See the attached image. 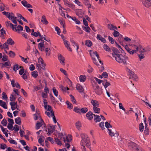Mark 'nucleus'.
Listing matches in <instances>:
<instances>
[{
    "label": "nucleus",
    "mask_w": 151,
    "mask_h": 151,
    "mask_svg": "<svg viewBox=\"0 0 151 151\" xmlns=\"http://www.w3.org/2000/svg\"><path fill=\"white\" fill-rule=\"evenodd\" d=\"M115 58L116 62L119 63L123 64L124 65L127 64V60H128V57L125 55H123L120 54Z\"/></svg>",
    "instance_id": "obj_1"
},
{
    "label": "nucleus",
    "mask_w": 151,
    "mask_h": 151,
    "mask_svg": "<svg viewBox=\"0 0 151 151\" xmlns=\"http://www.w3.org/2000/svg\"><path fill=\"white\" fill-rule=\"evenodd\" d=\"M92 85L94 91L96 94L100 95L102 93V89H100L99 86L96 82H94L92 83Z\"/></svg>",
    "instance_id": "obj_2"
},
{
    "label": "nucleus",
    "mask_w": 151,
    "mask_h": 151,
    "mask_svg": "<svg viewBox=\"0 0 151 151\" xmlns=\"http://www.w3.org/2000/svg\"><path fill=\"white\" fill-rule=\"evenodd\" d=\"M129 148L132 151H136L139 147V146L136 143L130 142L128 143Z\"/></svg>",
    "instance_id": "obj_3"
},
{
    "label": "nucleus",
    "mask_w": 151,
    "mask_h": 151,
    "mask_svg": "<svg viewBox=\"0 0 151 151\" xmlns=\"http://www.w3.org/2000/svg\"><path fill=\"white\" fill-rule=\"evenodd\" d=\"M112 51V52L111 53L113 57L115 58L118 55H119L120 52L116 48L114 47H111V51Z\"/></svg>",
    "instance_id": "obj_4"
},
{
    "label": "nucleus",
    "mask_w": 151,
    "mask_h": 151,
    "mask_svg": "<svg viewBox=\"0 0 151 151\" xmlns=\"http://www.w3.org/2000/svg\"><path fill=\"white\" fill-rule=\"evenodd\" d=\"M56 125L53 126L49 124L48 126V135H50L52 133L55 129V126Z\"/></svg>",
    "instance_id": "obj_5"
},
{
    "label": "nucleus",
    "mask_w": 151,
    "mask_h": 151,
    "mask_svg": "<svg viewBox=\"0 0 151 151\" xmlns=\"http://www.w3.org/2000/svg\"><path fill=\"white\" fill-rule=\"evenodd\" d=\"M131 46L133 47L135 50H134V51H136V53L138 51H139V50L142 49V46L140 44H138L137 45H134L131 44Z\"/></svg>",
    "instance_id": "obj_6"
},
{
    "label": "nucleus",
    "mask_w": 151,
    "mask_h": 151,
    "mask_svg": "<svg viewBox=\"0 0 151 151\" xmlns=\"http://www.w3.org/2000/svg\"><path fill=\"white\" fill-rule=\"evenodd\" d=\"M142 4L146 7L151 6V0H142Z\"/></svg>",
    "instance_id": "obj_7"
},
{
    "label": "nucleus",
    "mask_w": 151,
    "mask_h": 151,
    "mask_svg": "<svg viewBox=\"0 0 151 151\" xmlns=\"http://www.w3.org/2000/svg\"><path fill=\"white\" fill-rule=\"evenodd\" d=\"M58 58L61 64L62 65H64L65 63V58L60 54H58Z\"/></svg>",
    "instance_id": "obj_8"
},
{
    "label": "nucleus",
    "mask_w": 151,
    "mask_h": 151,
    "mask_svg": "<svg viewBox=\"0 0 151 151\" xmlns=\"http://www.w3.org/2000/svg\"><path fill=\"white\" fill-rule=\"evenodd\" d=\"M151 49L150 47L149 46H147L145 48H142L141 49L139 50V52L140 53H145L149 52L150 50Z\"/></svg>",
    "instance_id": "obj_9"
},
{
    "label": "nucleus",
    "mask_w": 151,
    "mask_h": 151,
    "mask_svg": "<svg viewBox=\"0 0 151 151\" xmlns=\"http://www.w3.org/2000/svg\"><path fill=\"white\" fill-rule=\"evenodd\" d=\"M93 114L92 112L89 111L86 114V116L88 120H91L93 118Z\"/></svg>",
    "instance_id": "obj_10"
},
{
    "label": "nucleus",
    "mask_w": 151,
    "mask_h": 151,
    "mask_svg": "<svg viewBox=\"0 0 151 151\" xmlns=\"http://www.w3.org/2000/svg\"><path fill=\"white\" fill-rule=\"evenodd\" d=\"M91 103L93 106V107H98L99 106V104L98 102L96 100L92 99Z\"/></svg>",
    "instance_id": "obj_11"
},
{
    "label": "nucleus",
    "mask_w": 151,
    "mask_h": 151,
    "mask_svg": "<svg viewBox=\"0 0 151 151\" xmlns=\"http://www.w3.org/2000/svg\"><path fill=\"white\" fill-rule=\"evenodd\" d=\"M76 88L80 93L83 92L84 90L82 86L80 84H77Z\"/></svg>",
    "instance_id": "obj_12"
},
{
    "label": "nucleus",
    "mask_w": 151,
    "mask_h": 151,
    "mask_svg": "<svg viewBox=\"0 0 151 151\" xmlns=\"http://www.w3.org/2000/svg\"><path fill=\"white\" fill-rule=\"evenodd\" d=\"M132 75H129V78L132 79L135 81H137L138 77H137V75L135 74L133 72L132 73Z\"/></svg>",
    "instance_id": "obj_13"
},
{
    "label": "nucleus",
    "mask_w": 151,
    "mask_h": 151,
    "mask_svg": "<svg viewBox=\"0 0 151 151\" xmlns=\"http://www.w3.org/2000/svg\"><path fill=\"white\" fill-rule=\"evenodd\" d=\"M64 43L65 47L67 48L68 50L69 51L71 52L72 51V50L71 48L69 46L70 44L68 43V42L67 40H64Z\"/></svg>",
    "instance_id": "obj_14"
},
{
    "label": "nucleus",
    "mask_w": 151,
    "mask_h": 151,
    "mask_svg": "<svg viewBox=\"0 0 151 151\" xmlns=\"http://www.w3.org/2000/svg\"><path fill=\"white\" fill-rule=\"evenodd\" d=\"M108 130L109 131V135L111 137L114 136L115 133L114 132H112V130L111 129H108ZM116 133L115 134L117 136H118L119 135V134L116 131H115Z\"/></svg>",
    "instance_id": "obj_15"
},
{
    "label": "nucleus",
    "mask_w": 151,
    "mask_h": 151,
    "mask_svg": "<svg viewBox=\"0 0 151 151\" xmlns=\"http://www.w3.org/2000/svg\"><path fill=\"white\" fill-rule=\"evenodd\" d=\"M103 48L106 51H108L110 53L111 52V48H110L106 44H104L103 46Z\"/></svg>",
    "instance_id": "obj_16"
},
{
    "label": "nucleus",
    "mask_w": 151,
    "mask_h": 151,
    "mask_svg": "<svg viewBox=\"0 0 151 151\" xmlns=\"http://www.w3.org/2000/svg\"><path fill=\"white\" fill-rule=\"evenodd\" d=\"M72 136L70 135H68V136L66 137V140H65V138H63V141L64 142H65L66 141L68 142H70L72 140Z\"/></svg>",
    "instance_id": "obj_17"
},
{
    "label": "nucleus",
    "mask_w": 151,
    "mask_h": 151,
    "mask_svg": "<svg viewBox=\"0 0 151 151\" xmlns=\"http://www.w3.org/2000/svg\"><path fill=\"white\" fill-rule=\"evenodd\" d=\"M94 120L96 122H99L101 121V119L99 116L93 114Z\"/></svg>",
    "instance_id": "obj_18"
},
{
    "label": "nucleus",
    "mask_w": 151,
    "mask_h": 151,
    "mask_svg": "<svg viewBox=\"0 0 151 151\" xmlns=\"http://www.w3.org/2000/svg\"><path fill=\"white\" fill-rule=\"evenodd\" d=\"M102 84L104 85L106 89L109 86L111 85L110 83L108 82L105 79L104 81V82L102 83Z\"/></svg>",
    "instance_id": "obj_19"
},
{
    "label": "nucleus",
    "mask_w": 151,
    "mask_h": 151,
    "mask_svg": "<svg viewBox=\"0 0 151 151\" xmlns=\"http://www.w3.org/2000/svg\"><path fill=\"white\" fill-rule=\"evenodd\" d=\"M41 22H42L43 24L46 25L48 23V22L46 20L45 16V15H43L42 16Z\"/></svg>",
    "instance_id": "obj_20"
},
{
    "label": "nucleus",
    "mask_w": 151,
    "mask_h": 151,
    "mask_svg": "<svg viewBox=\"0 0 151 151\" xmlns=\"http://www.w3.org/2000/svg\"><path fill=\"white\" fill-rule=\"evenodd\" d=\"M0 106L6 109L7 108L6 103L2 100H0Z\"/></svg>",
    "instance_id": "obj_21"
},
{
    "label": "nucleus",
    "mask_w": 151,
    "mask_h": 151,
    "mask_svg": "<svg viewBox=\"0 0 151 151\" xmlns=\"http://www.w3.org/2000/svg\"><path fill=\"white\" fill-rule=\"evenodd\" d=\"M90 141V139L88 137L87 138H84V139H82L81 142V146H83L84 143L88 141Z\"/></svg>",
    "instance_id": "obj_22"
},
{
    "label": "nucleus",
    "mask_w": 151,
    "mask_h": 151,
    "mask_svg": "<svg viewBox=\"0 0 151 151\" xmlns=\"http://www.w3.org/2000/svg\"><path fill=\"white\" fill-rule=\"evenodd\" d=\"M7 43L11 45H13L14 44V41L11 38H8L7 41Z\"/></svg>",
    "instance_id": "obj_23"
},
{
    "label": "nucleus",
    "mask_w": 151,
    "mask_h": 151,
    "mask_svg": "<svg viewBox=\"0 0 151 151\" xmlns=\"http://www.w3.org/2000/svg\"><path fill=\"white\" fill-rule=\"evenodd\" d=\"M85 45L87 47H90L92 45L91 41L89 40H86L85 42Z\"/></svg>",
    "instance_id": "obj_24"
},
{
    "label": "nucleus",
    "mask_w": 151,
    "mask_h": 151,
    "mask_svg": "<svg viewBox=\"0 0 151 151\" xmlns=\"http://www.w3.org/2000/svg\"><path fill=\"white\" fill-rule=\"evenodd\" d=\"M15 123L19 125H20L21 124V119L20 117H18L15 119Z\"/></svg>",
    "instance_id": "obj_25"
},
{
    "label": "nucleus",
    "mask_w": 151,
    "mask_h": 151,
    "mask_svg": "<svg viewBox=\"0 0 151 151\" xmlns=\"http://www.w3.org/2000/svg\"><path fill=\"white\" fill-rule=\"evenodd\" d=\"M0 127L1 129V130L4 133V134L6 136V137H8V134L7 132L6 131V129L4 128L1 125H0Z\"/></svg>",
    "instance_id": "obj_26"
},
{
    "label": "nucleus",
    "mask_w": 151,
    "mask_h": 151,
    "mask_svg": "<svg viewBox=\"0 0 151 151\" xmlns=\"http://www.w3.org/2000/svg\"><path fill=\"white\" fill-rule=\"evenodd\" d=\"M86 77L85 75H81L79 77V80L81 82H83L86 80Z\"/></svg>",
    "instance_id": "obj_27"
},
{
    "label": "nucleus",
    "mask_w": 151,
    "mask_h": 151,
    "mask_svg": "<svg viewBox=\"0 0 151 151\" xmlns=\"http://www.w3.org/2000/svg\"><path fill=\"white\" fill-rule=\"evenodd\" d=\"M29 75V73L26 71L24 73L23 75L22 76V78L24 80H25L27 78V76Z\"/></svg>",
    "instance_id": "obj_28"
},
{
    "label": "nucleus",
    "mask_w": 151,
    "mask_h": 151,
    "mask_svg": "<svg viewBox=\"0 0 151 151\" xmlns=\"http://www.w3.org/2000/svg\"><path fill=\"white\" fill-rule=\"evenodd\" d=\"M139 130L141 132H142L144 130V126L142 123H140L139 124Z\"/></svg>",
    "instance_id": "obj_29"
},
{
    "label": "nucleus",
    "mask_w": 151,
    "mask_h": 151,
    "mask_svg": "<svg viewBox=\"0 0 151 151\" xmlns=\"http://www.w3.org/2000/svg\"><path fill=\"white\" fill-rule=\"evenodd\" d=\"M88 111V109L86 107L82 108L80 109V111L81 113L83 114H85Z\"/></svg>",
    "instance_id": "obj_30"
},
{
    "label": "nucleus",
    "mask_w": 151,
    "mask_h": 151,
    "mask_svg": "<svg viewBox=\"0 0 151 151\" xmlns=\"http://www.w3.org/2000/svg\"><path fill=\"white\" fill-rule=\"evenodd\" d=\"M66 104L68 106V108L70 109H71L73 108V106L72 104L70 103L68 101H66Z\"/></svg>",
    "instance_id": "obj_31"
},
{
    "label": "nucleus",
    "mask_w": 151,
    "mask_h": 151,
    "mask_svg": "<svg viewBox=\"0 0 151 151\" xmlns=\"http://www.w3.org/2000/svg\"><path fill=\"white\" fill-rule=\"evenodd\" d=\"M87 27H86L84 26H82V27L83 30H85L86 32H90V30H91L90 28L88 26Z\"/></svg>",
    "instance_id": "obj_32"
},
{
    "label": "nucleus",
    "mask_w": 151,
    "mask_h": 151,
    "mask_svg": "<svg viewBox=\"0 0 151 151\" xmlns=\"http://www.w3.org/2000/svg\"><path fill=\"white\" fill-rule=\"evenodd\" d=\"M76 14L80 17H81L83 13L81 10L78 9V10L76 12Z\"/></svg>",
    "instance_id": "obj_33"
},
{
    "label": "nucleus",
    "mask_w": 151,
    "mask_h": 151,
    "mask_svg": "<svg viewBox=\"0 0 151 151\" xmlns=\"http://www.w3.org/2000/svg\"><path fill=\"white\" fill-rule=\"evenodd\" d=\"M17 16L18 17L20 18V19H22L24 22L27 23L28 22L27 20L23 17L20 14H17Z\"/></svg>",
    "instance_id": "obj_34"
},
{
    "label": "nucleus",
    "mask_w": 151,
    "mask_h": 151,
    "mask_svg": "<svg viewBox=\"0 0 151 151\" xmlns=\"http://www.w3.org/2000/svg\"><path fill=\"white\" fill-rule=\"evenodd\" d=\"M10 104L11 106H16V109L20 111V110L18 108H17V106H18V105L17 104V102L15 101L11 102L10 103Z\"/></svg>",
    "instance_id": "obj_35"
},
{
    "label": "nucleus",
    "mask_w": 151,
    "mask_h": 151,
    "mask_svg": "<svg viewBox=\"0 0 151 151\" xmlns=\"http://www.w3.org/2000/svg\"><path fill=\"white\" fill-rule=\"evenodd\" d=\"M17 31L18 33H19L20 31H22L23 29V27L20 25H18L16 27Z\"/></svg>",
    "instance_id": "obj_36"
},
{
    "label": "nucleus",
    "mask_w": 151,
    "mask_h": 151,
    "mask_svg": "<svg viewBox=\"0 0 151 151\" xmlns=\"http://www.w3.org/2000/svg\"><path fill=\"white\" fill-rule=\"evenodd\" d=\"M9 56L12 58H14L15 56V54L14 52L12 51H10L9 53Z\"/></svg>",
    "instance_id": "obj_37"
},
{
    "label": "nucleus",
    "mask_w": 151,
    "mask_h": 151,
    "mask_svg": "<svg viewBox=\"0 0 151 151\" xmlns=\"http://www.w3.org/2000/svg\"><path fill=\"white\" fill-rule=\"evenodd\" d=\"M98 107H95L93 108V110L94 112L96 113L99 114L100 113V109L99 108H98Z\"/></svg>",
    "instance_id": "obj_38"
},
{
    "label": "nucleus",
    "mask_w": 151,
    "mask_h": 151,
    "mask_svg": "<svg viewBox=\"0 0 151 151\" xmlns=\"http://www.w3.org/2000/svg\"><path fill=\"white\" fill-rule=\"evenodd\" d=\"M31 75L32 77L36 78L38 76L37 72V71H33L31 73Z\"/></svg>",
    "instance_id": "obj_39"
},
{
    "label": "nucleus",
    "mask_w": 151,
    "mask_h": 151,
    "mask_svg": "<svg viewBox=\"0 0 151 151\" xmlns=\"http://www.w3.org/2000/svg\"><path fill=\"white\" fill-rule=\"evenodd\" d=\"M10 63L9 61L6 62L4 63H2L1 67L3 68L6 66H10Z\"/></svg>",
    "instance_id": "obj_40"
},
{
    "label": "nucleus",
    "mask_w": 151,
    "mask_h": 151,
    "mask_svg": "<svg viewBox=\"0 0 151 151\" xmlns=\"http://www.w3.org/2000/svg\"><path fill=\"white\" fill-rule=\"evenodd\" d=\"M127 51L130 55H133L134 53H136V51H134V50L130 48Z\"/></svg>",
    "instance_id": "obj_41"
},
{
    "label": "nucleus",
    "mask_w": 151,
    "mask_h": 151,
    "mask_svg": "<svg viewBox=\"0 0 151 151\" xmlns=\"http://www.w3.org/2000/svg\"><path fill=\"white\" fill-rule=\"evenodd\" d=\"M72 19L73 20L75 21V22L77 24H79L81 23L75 17H73V18H72Z\"/></svg>",
    "instance_id": "obj_42"
},
{
    "label": "nucleus",
    "mask_w": 151,
    "mask_h": 151,
    "mask_svg": "<svg viewBox=\"0 0 151 151\" xmlns=\"http://www.w3.org/2000/svg\"><path fill=\"white\" fill-rule=\"evenodd\" d=\"M138 56L140 60H141L142 59L144 58L145 57L144 54L142 53L138 54Z\"/></svg>",
    "instance_id": "obj_43"
},
{
    "label": "nucleus",
    "mask_w": 151,
    "mask_h": 151,
    "mask_svg": "<svg viewBox=\"0 0 151 151\" xmlns=\"http://www.w3.org/2000/svg\"><path fill=\"white\" fill-rule=\"evenodd\" d=\"M16 100V97L14 96V93H13L11 94L10 97V100L11 101H13Z\"/></svg>",
    "instance_id": "obj_44"
},
{
    "label": "nucleus",
    "mask_w": 151,
    "mask_h": 151,
    "mask_svg": "<svg viewBox=\"0 0 151 151\" xmlns=\"http://www.w3.org/2000/svg\"><path fill=\"white\" fill-rule=\"evenodd\" d=\"M113 35L114 37H116L119 36L120 35V33L116 31L115 30H114V32L113 33Z\"/></svg>",
    "instance_id": "obj_45"
},
{
    "label": "nucleus",
    "mask_w": 151,
    "mask_h": 151,
    "mask_svg": "<svg viewBox=\"0 0 151 151\" xmlns=\"http://www.w3.org/2000/svg\"><path fill=\"white\" fill-rule=\"evenodd\" d=\"M73 111L76 113H78L79 114H81L80 111V109L77 107H76L74 108Z\"/></svg>",
    "instance_id": "obj_46"
},
{
    "label": "nucleus",
    "mask_w": 151,
    "mask_h": 151,
    "mask_svg": "<svg viewBox=\"0 0 151 151\" xmlns=\"http://www.w3.org/2000/svg\"><path fill=\"white\" fill-rule=\"evenodd\" d=\"M70 41L72 44H74L75 45L76 47V50H78V49H79L78 45V44L76 43L75 41L72 39H70Z\"/></svg>",
    "instance_id": "obj_47"
},
{
    "label": "nucleus",
    "mask_w": 151,
    "mask_h": 151,
    "mask_svg": "<svg viewBox=\"0 0 151 151\" xmlns=\"http://www.w3.org/2000/svg\"><path fill=\"white\" fill-rule=\"evenodd\" d=\"M89 51H90V55L92 57V60H93V62L95 64L97 65V63H96V59H95V58H94L92 57L93 55L92 54V53H91V52H92V50H90Z\"/></svg>",
    "instance_id": "obj_48"
},
{
    "label": "nucleus",
    "mask_w": 151,
    "mask_h": 151,
    "mask_svg": "<svg viewBox=\"0 0 151 151\" xmlns=\"http://www.w3.org/2000/svg\"><path fill=\"white\" fill-rule=\"evenodd\" d=\"M52 91L53 93L54 94L55 96H57L58 95V92L56 90L55 87L53 88Z\"/></svg>",
    "instance_id": "obj_49"
},
{
    "label": "nucleus",
    "mask_w": 151,
    "mask_h": 151,
    "mask_svg": "<svg viewBox=\"0 0 151 151\" xmlns=\"http://www.w3.org/2000/svg\"><path fill=\"white\" fill-rule=\"evenodd\" d=\"M13 70L16 72L17 70L19 69L18 65L17 64L15 63L13 66Z\"/></svg>",
    "instance_id": "obj_50"
},
{
    "label": "nucleus",
    "mask_w": 151,
    "mask_h": 151,
    "mask_svg": "<svg viewBox=\"0 0 151 151\" xmlns=\"http://www.w3.org/2000/svg\"><path fill=\"white\" fill-rule=\"evenodd\" d=\"M105 125L107 129H110L109 128H111L112 126L108 122H106L105 123Z\"/></svg>",
    "instance_id": "obj_51"
},
{
    "label": "nucleus",
    "mask_w": 151,
    "mask_h": 151,
    "mask_svg": "<svg viewBox=\"0 0 151 151\" xmlns=\"http://www.w3.org/2000/svg\"><path fill=\"white\" fill-rule=\"evenodd\" d=\"M42 126V124L41 123H40V122H38L36 123V129H39L41 126Z\"/></svg>",
    "instance_id": "obj_52"
},
{
    "label": "nucleus",
    "mask_w": 151,
    "mask_h": 151,
    "mask_svg": "<svg viewBox=\"0 0 151 151\" xmlns=\"http://www.w3.org/2000/svg\"><path fill=\"white\" fill-rule=\"evenodd\" d=\"M55 141L58 145L61 146L62 145L61 141L58 138H55Z\"/></svg>",
    "instance_id": "obj_53"
},
{
    "label": "nucleus",
    "mask_w": 151,
    "mask_h": 151,
    "mask_svg": "<svg viewBox=\"0 0 151 151\" xmlns=\"http://www.w3.org/2000/svg\"><path fill=\"white\" fill-rule=\"evenodd\" d=\"M2 97L5 100H6L8 99L7 95L4 92H3L2 94Z\"/></svg>",
    "instance_id": "obj_54"
},
{
    "label": "nucleus",
    "mask_w": 151,
    "mask_h": 151,
    "mask_svg": "<svg viewBox=\"0 0 151 151\" xmlns=\"http://www.w3.org/2000/svg\"><path fill=\"white\" fill-rule=\"evenodd\" d=\"M7 123V121L6 119H4L1 122V124L3 125L4 126H6Z\"/></svg>",
    "instance_id": "obj_55"
},
{
    "label": "nucleus",
    "mask_w": 151,
    "mask_h": 151,
    "mask_svg": "<svg viewBox=\"0 0 151 151\" xmlns=\"http://www.w3.org/2000/svg\"><path fill=\"white\" fill-rule=\"evenodd\" d=\"M99 126L101 128L102 130H104L105 129L104 127V122H100L99 124Z\"/></svg>",
    "instance_id": "obj_56"
},
{
    "label": "nucleus",
    "mask_w": 151,
    "mask_h": 151,
    "mask_svg": "<svg viewBox=\"0 0 151 151\" xmlns=\"http://www.w3.org/2000/svg\"><path fill=\"white\" fill-rule=\"evenodd\" d=\"M1 33L0 34V37H2L3 38H4V29L3 28H2L0 30Z\"/></svg>",
    "instance_id": "obj_57"
},
{
    "label": "nucleus",
    "mask_w": 151,
    "mask_h": 151,
    "mask_svg": "<svg viewBox=\"0 0 151 151\" xmlns=\"http://www.w3.org/2000/svg\"><path fill=\"white\" fill-rule=\"evenodd\" d=\"M108 39L109 41L111 43L113 44L114 43V40L111 37L109 36H108Z\"/></svg>",
    "instance_id": "obj_58"
},
{
    "label": "nucleus",
    "mask_w": 151,
    "mask_h": 151,
    "mask_svg": "<svg viewBox=\"0 0 151 151\" xmlns=\"http://www.w3.org/2000/svg\"><path fill=\"white\" fill-rule=\"evenodd\" d=\"M58 19L59 22L60 23V24L63 26V28H64L65 23L63 22L62 18H59Z\"/></svg>",
    "instance_id": "obj_59"
},
{
    "label": "nucleus",
    "mask_w": 151,
    "mask_h": 151,
    "mask_svg": "<svg viewBox=\"0 0 151 151\" xmlns=\"http://www.w3.org/2000/svg\"><path fill=\"white\" fill-rule=\"evenodd\" d=\"M8 56L6 55H4L3 56V58L2 59V60L4 62H5L8 60Z\"/></svg>",
    "instance_id": "obj_60"
},
{
    "label": "nucleus",
    "mask_w": 151,
    "mask_h": 151,
    "mask_svg": "<svg viewBox=\"0 0 151 151\" xmlns=\"http://www.w3.org/2000/svg\"><path fill=\"white\" fill-rule=\"evenodd\" d=\"M8 141L11 144H13L15 145H17V142L14 139H9Z\"/></svg>",
    "instance_id": "obj_61"
},
{
    "label": "nucleus",
    "mask_w": 151,
    "mask_h": 151,
    "mask_svg": "<svg viewBox=\"0 0 151 151\" xmlns=\"http://www.w3.org/2000/svg\"><path fill=\"white\" fill-rule=\"evenodd\" d=\"M82 139H84V138H87L88 136L87 135L83 133H81L80 134Z\"/></svg>",
    "instance_id": "obj_62"
},
{
    "label": "nucleus",
    "mask_w": 151,
    "mask_h": 151,
    "mask_svg": "<svg viewBox=\"0 0 151 151\" xmlns=\"http://www.w3.org/2000/svg\"><path fill=\"white\" fill-rule=\"evenodd\" d=\"M45 51L46 52V55L49 56L50 54V49L46 48L45 49Z\"/></svg>",
    "instance_id": "obj_63"
},
{
    "label": "nucleus",
    "mask_w": 151,
    "mask_h": 151,
    "mask_svg": "<svg viewBox=\"0 0 151 151\" xmlns=\"http://www.w3.org/2000/svg\"><path fill=\"white\" fill-rule=\"evenodd\" d=\"M6 148V145L5 144H1L0 145V148L2 149H5Z\"/></svg>",
    "instance_id": "obj_64"
}]
</instances>
